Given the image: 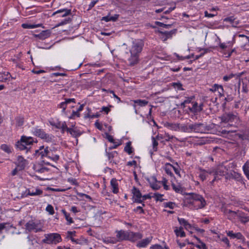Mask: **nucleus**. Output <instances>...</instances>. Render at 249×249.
I'll list each match as a JSON object with an SVG mask.
<instances>
[{
	"label": "nucleus",
	"instance_id": "1",
	"mask_svg": "<svg viewBox=\"0 0 249 249\" xmlns=\"http://www.w3.org/2000/svg\"><path fill=\"white\" fill-rule=\"evenodd\" d=\"M206 202L202 196L195 194H187L184 200V206L193 210H198L204 208Z\"/></svg>",
	"mask_w": 249,
	"mask_h": 249
},
{
	"label": "nucleus",
	"instance_id": "2",
	"mask_svg": "<svg viewBox=\"0 0 249 249\" xmlns=\"http://www.w3.org/2000/svg\"><path fill=\"white\" fill-rule=\"evenodd\" d=\"M143 47V42L141 40H135L129 47L130 56L128 61L130 66H133L139 62V58Z\"/></svg>",
	"mask_w": 249,
	"mask_h": 249
},
{
	"label": "nucleus",
	"instance_id": "3",
	"mask_svg": "<svg viewBox=\"0 0 249 249\" xmlns=\"http://www.w3.org/2000/svg\"><path fill=\"white\" fill-rule=\"evenodd\" d=\"M34 142V141L32 137L22 136L20 140L17 142L16 146L20 150H26V151H28L31 147V145L33 144Z\"/></svg>",
	"mask_w": 249,
	"mask_h": 249
},
{
	"label": "nucleus",
	"instance_id": "4",
	"mask_svg": "<svg viewBox=\"0 0 249 249\" xmlns=\"http://www.w3.org/2000/svg\"><path fill=\"white\" fill-rule=\"evenodd\" d=\"M45 238L42 240L43 243L51 244H56L61 241V237L58 233H50L45 235Z\"/></svg>",
	"mask_w": 249,
	"mask_h": 249
},
{
	"label": "nucleus",
	"instance_id": "5",
	"mask_svg": "<svg viewBox=\"0 0 249 249\" xmlns=\"http://www.w3.org/2000/svg\"><path fill=\"white\" fill-rule=\"evenodd\" d=\"M48 148H44V146H41L39 150H36L35 154L36 156H40L42 159L41 162L46 164H49V161L47 160V156L48 152Z\"/></svg>",
	"mask_w": 249,
	"mask_h": 249
},
{
	"label": "nucleus",
	"instance_id": "6",
	"mask_svg": "<svg viewBox=\"0 0 249 249\" xmlns=\"http://www.w3.org/2000/svg\"><path fill=\"white\" fill-rule=\"evenodd\" d=\"M225 170H226L225 166H222V165L218 166V168L216 169H215V171H214V175H215V177H214V178L213 180V182L216 179V176L218 175L225 176L226 175L227 176H226V177H225V178L226 179H227L228 178H232L233 177H232L231 173V176H229L228 175L229 173L227 172L228 170L227 169L226 171H225Z\"/></svg>",
	"mask_w": 249,
	"mask_h": 249
},
{
	"label": "nucleus",
	"instance_id": "7",
	"mask_svg": "<svg viewBox=\"0 0 249 249\" xmlns=\"http://www.w3.org/2000/svg\"><path fill=\"white\" fill-rule=\"evenodd\" d=\"M189 128L191 132L196 133H203L206 130V126L201 123L189 124Z\"/></svg>",
	"mask_w": 249,
	"mask_h": 249
},
{
	"label": "nucleus",
	"instance_id": "8",
	"mask_svg": "<svg viewBox=\"0 0 249 249\" xmlns=\"http://www.w3.org/2000/svg\"><path fill=\"white\" fill-rule=\"evenodd\" d=\"M25 227L26 229L29 231H34L36 232L42 231V229L38 227V225L33 221H30L27 222L25 225Z\"/></svg>",
	"mask_w": 249,
	"mask_h": 249
},
{
	"label": "nucleus",
	"instance_id": "9",
	"mask_svg": "<svg viewBox=\"0 0 249 249\" xmlns=\"http://www.w3.org/2000/svg\"><path fill=\"white\" fill-rule=\"evenodd\" d=\"M34 134L42 139H44L47 141H50L51 140L52 138L50 135L45 133V132L41 129H36L34 131Z\"/></svg>",
	"mask_w": 249,
	"mask_h": 249
},
{
	"label": "nucleus",
	"instance_id": "10",
	"mask_svg": "<svg viewBox=\"0 0 249 249\" xmlns=\"http://www.w3.org/2000/svg\"><path fill=\"white\" fill-rule=\"evenodd\" d=\"M47 160L50 159L53 161H57L59 158L58 152L54 149L48 150Z\"/></svg>",
	"mask_w": 249,
	"mask_h": 249
},
{
	"label": "nucleus",
	"instance_id": "11",
	"mask_svg": "<svg viewBox=\"0 0 249 249\" xmlns=\"http://www.w3.org/2000/svg\"><path fill=\"white\" fill-rule=\"evenodd\" d=\"M132 193L133 194V196L134 197V202L136 203H142V195L140 191V190L137 189L136 187H133L132 190Z\"/></svg>",
	"mask_w": 249,
	"mask_h": 249
},
{
	"label": "nucleus",
	"instance_id": "12",
	"mask_svg": "<svg viewBox=\"0 0 249 249\" xmlns=\"http://www.w3.org/2000/svg\"><path fill=\"white\" fill-rule=\"evenodd\" d=\"M71 102L75 103V99L74 98L65 99V101L64 102H61L58 105L57 107L61 109L64 113H65V110L67 105Z\"/></svg>",
	"mask_w": 249,
	"mask_h": 249
},
{
	"label": "nucleus",
	"instance_id": "13",
	"mask_svg": "<svg viewBox=\"0 0 249 249\" xmlns=\"http://www.w3.org/2000/svg\"><path fill=\"white\" fill-rule=\"evenodd\" d=\"M142 237L141 234L128 231L127 240L134 242Z\"/></svg>",
	"mask_w": 249,
	"mask_h": 249
},
{
	"label": "nucleus",
	"instance_id": "14",
	"mask_svg": "<svg viewBox=\"0 0 249 249\" xmlns=\"http://www.w3.org/2000/svg\"><path fill=\"white\" fill-rule=\"evenodd\" d=\"M27 164V161L22 156L18 157L17 165L19 168L20 170L23 169L25 166Z\"/></svg>",
	"mask_w": 249,
	"mask_h": 249
},
{
	"label": "nucleus",
	"instance_id": "15",
	"mask_svg": "<svg viewBox=\"0 0 249 249\" xmlns=\"http://www.w3.org/2000/svg\"><path fill=\"white\" fill-rule=\"evenodd\" d=\"M176 30H172L170 32H160V33L162 35L161 38L163 41L167 40L168 38L172 37V35L176 33Z\"/></svg>",
	"mask_w": 249,
	"mask_h": 249
},
{
	"label": "nucleus",
	"instance_id": "16",
	"mask_svg": "<svg viewBox=\"0 0 249 249\" xmlns=\"http://www.w3.org/2000/svg\"><path fill=\"white\" fill-rule=\"evenodd\" d=\"M235 216L239 217V219H240L242 222L246 223L249 221V216H247L245 214L241 213L239 211L237 212H234V217Z\"/></svg>",
	"mask_w": 249,
	"mask_h": 249
},
{
	"label": "nucleus",
	"instance_id": "17",
	"mask_svg": "<svg viewBox=\"0 0 249 249\" xmlns=\"http://www.w3.org/2000/svg\"><path fill=\"white\" fill-rule=\"evenodd\" d=\"M57 14H61V15H60V17H65L68 15H71V10L70 9H63L58 10L56 11V12H54L53 14V16H54Z\"/></svg>",
	"mask_w": 249,
	"mask_h": 249
},
{
	"label": "nucleus",
	"instance_id": "18",
	"mask_svg": "<svg viewBox=\"0 0 249 249\" xmlns=\"http://www.w3.org/2000/svg\"><path fill=\"white\" fill-rule=\"evenodd\" d=\"M34 170L38 173H44L47 171V168L43 166V165L39 163H36L34 165Z\"/></svg>",
	"mask_w": 249,
	"mask_h": 249
},
{
	"label": "nucleus",
	"instance_id": "19",
	"mask_svg": "<svg viewBox=\"0 0 249 249\" xmlns=\"http://www.w3.org/2000/svg\"><path fill=\"white\" fill-rule=\"evenodd\" d=\"M68 132H69L72 136L75 138L79 137L81 134L80 131L74 127L68 129Z\"/></svg>",
	"mask_w": 249,
	"mask_h": 249
},
{
	"label": "nucleus",
	"instance_id": "20",
	"mask_svg": "<svg viewBox=\"0 0 249 249\" xmlns=\"http://www.w3.org/2000/svg\"><path fill=\"white\" fill-rule=\"evenodd\" d=\"M110 185L112 192L117 194L119 191L117 180L115 178H112L110 181Z\"/></svg>",
	"mask_w": 249,
	"mask_h": 249
},
{
	"label": "nucleus",
	"instance_id": "21",
	"mask_svg": "<svg viewBox=\"0 0 249 249\" xmlns=\"http://www.w3.org/2000/svg\"><path fill=\"white\" fill-rule=\"evenodd\" d=\"M233 120V116L232 114H224L221 117V121L224 123H232Z\"/></svg>",
	"mask_w": 249,
	"mask_h": 249
},
{
	"label": "nucleus",
	"instance_id": "22",
	"mask_svg": "<svg viewBox=\"0 0 249 249\" xmlns=\"http://www.w3.org/2000/svg\"><path fill=\"white\" fill-rule=\"evenodd\" d=\"M51 35V31L50 30H45L42 31L39 34L36 35L39 39L43 40L49 37Z\"/></svg>",
	"mask_w": 249,
	"mask_h": 249
},
{
	"label": "nucleus",
	"instance_id": "23",
	"mask_svg": "<svg viewBox=\"0 0 249 249\" xmlns=\"http://www.w3.org/2000/svg\"><path fill=\"white\" fill-rule=\"evenodd\" d=\"M128 231H120L117 232V237L121 240H127Z\"/></svg>",
	"mask_w": 249,
	"mask_h": 249
},
{
	"label": "nucleus",
	"instance_id": "24",
	"mask_svg": "<svg viewBox=\"0 0 249 249\" xmlns=\"http://www.w3.org/2000/svg\"><path fill=\"white\" fill-rule=\"evenodd\" d=\"M151 241V238H146L141 241H140L137 246L139 247H146Z\"/></svg>",
	"mask_w": 249,
	"mask_h": 249
},
{
	"label": "nucleus",
	"instance_id": "25",
	"mask_svg": "<svg viewBox=\"0 0 249 249\" xmlns=\"http://www.w3.org/2000/svg\"><path fill=\"white\" fill-rule=\"evenodd\" d=\"M234 37H242L243 41L246 45H249V37L244 34H236L234 35Z\"/></svg>",
	"mask_w": 249,
	"mask_h": 249
},
{
	"label": "nucleus",
	"instance_id": "26",
	"mask_svg": "<svg viewBox=\"0 0 249 249\" xmlns=\"http://www.w3.org/2000/svg\"><path fill=\"white\" fill-rule=\"evenodd\" d=\"M42 25L41 24H28V23H23L21 25V26L22 28L24 29H33L37 28L38 27H40Z\"/></svg>",
	"mask_w": 249,
	"mask_h": 249
},
{
	"label": "nucleus",
	"instance_id": "27",
	"mask_svg": "<svg viewBox=\"0 0 249 249\" xmlns=\"http://www.w3.org/2000/svg\"><path fill=\"white\" fill-rule=\"evenodd\" d=\"M152 179L155 182H150V187L155 190H159L160 186L157 183V180L155 177H152Z\"/></svg>",
	"mask_w": 249,
	"mask_h": 249
},
{
	"label": "nucleus",
	"instance_id": "28",
	"mask_svg": "<svg viewBox=\"0 0 249 249\" xmlns=\"http://www.w3.org/2000/svg\"><path fill=\"white\" fill-rule=\"evenodd\" d=\"M124 151L129 155H130L132 153L133 150L131 147V142H128L126 143V145L124 148Z\"/></svg>",
	"mask_w": 249,
	"mask_h": 249
},
{
	"label": "nucleus",
	"instance_id": "29",
	"mask_svg": "<svg viewBox=\"0 0 249 249\" xmlns=\"http://www.w3.org/2000/svg\"><path fill=\"white\" fill-rule=\"evenodd\" d=\"M173 166L170 163H167L165 165V166L164 168V169H165V172L166 173V174L170 175V176H172L173 175V173L171 171V170H172V169H173Z\"/></svg>",
	"mask_w": 249,
	"mask_h": 249
},
{
	"label": "nucleus",
	"instance_id": "30",
	"mask_svg": "<svg viewBox=\"0 0 249 249\" xmlns=\"http://www.w3.org/2000/svg\"><path fill=\"white\" fill-rule=\"evenodd\" d=\"M224 213L229 219L231 220L232 219L233 213L231 209L226 207L224 210Z\"/></svg>",
	"mask_w": 249,
	"mask_h": 249
},
{
	"label": "nucleus",
	"instance_id": "31",
	"mask_svg": "<svg viewBox=\"0 0 249 249\" xmlns=\"http://www.w3.org/2000/svg\"><path fill=\"white\" fill-rule=\"evenodd\" d=\"M16 121V125L18 126H22L23 124L24 119L23 117L19 116L15 118Z\"/></svg>",
	"mask_w": 249,
	"mask_h": 249
},
{
	"label": "nucleus",
	"instance_id": "32",
	"mask_svg": "<svg viewBox=\"0 0 249 249\" xmlns=\"http://www.w3.org/2000/svg\"><path fill=\"white\" fill-rule=\"evenodd\" d=\"M175 232L177 236H180L182 237L185 236V233L184 231H183L182 227H180L179 229L177 228L175 230Z\"/></svg>",
	"mask_w": 249,
	"mask_h": 249
},
{
	"label": "nucleus",
	"instance_id": "33",
	"mask_svg": "<svg viewBox=\"0 0 249 249\" xmlns=\"http://www.w3.org/2000/svg\"><path fill=\"white\" fill-rule=\"evenodd\" d=\"M61 212L64 214L66 219L68 222L69 224H71V223L73 222L72 218H71L70 216V214L68 213L65 210H62Z\"/></svg>",
	"mask_w": 249,
	"mask_h": 249
},
{
	"label": "nucleus",
	"instance_id": "34",
	"mask_svg": "<svg viewBox=\"0 0 249 249\" xmlns=\"http://www.w3.org/2000/svg\"><path fill=\"white\" fill-rule=\"evenodd\" d=\"M199 170H200L199 177L202 181H204L207 176L206 171L201 168H199Z\"/></svg>",
	"mask_w": 249,
	"mask_h": 249
},
{
	"label": "nucleus",
	"instance_id": "35",
	"mask_svg": "<svg viewBox=\"0 0 249 249\" xmlns=\"http://www.w3.org/2000/svg\"><path fill=\"white\" fill-rule=\"evenodd\" d=\"M42 193V191L39 189H36L35 192H31L29 190H28V195L32 196L40 195Z\"/></svg>",
	"mask_w": 249,
	"mask_h": 249
},
{
	"label": "nucleus",
	"instance_id": "36",
	"mask_svg": "<svg viewBox=\"0 0 249 249\" xmlns=\"http://www.w3.org/2000/svg\"><path fill=\"white\" fill-rule=\"evenodd\" d=\"M172 186L173 190L177 193L182 192V189L179 184L176 185L174 183H172Z\"/></svg>",
	"mask_w": 249,
	"mask_h": 249
},
{
	"label": "nucleus",
	"instance_id": "37",
	"mask_svg": "<svg viewBox=\"0 0 249 249\" xmlns=\"http://www.w3.org/2000/svg\"><path fill=\"white\" fill-rule=\"evenodd\" d=\"M198 106L196 102L193 103V107L189 108V110L191 112L196 113L198 112Z\"/></svg>",
	"mask_w": 249,
	"mask_h": 249
},
{
	"label": "nucleus",
	"instance_id": "38",
	"mask_svg": "<svg viewBox=\"0 0 249 249\" xmlns=\"http://www.w3.org/2000/svg\"><path fill=\"white\" fill-rule=\"evenodd\" d=\"M196 239L199 242V243L200 244V245H196V247L199 249H207V247L206 246V244L202 242L199 238H197L196 236H194Z\"/></svg>",
	"mask_w": 249,
	"mask_h": 249
},
{
	"label": "nucleus",
	"instance_id": "39",
	"mask_svg": "<svg viewBox=\"0 0 249 249\" xmlns=\"http://www.w3.org/2000/svg\"><path fill=\"white\" fill-rule=\"evenodd\" d=\"M1 149L4 151V152H6L7 153H10L12 152L11 149L10 148V147L5 144H2L1 145Z\"/></svg>",
	"mask_w": 249,
	"mask_h": 249
},
{
	"label": "nucleus",
	"instance_id": "40",
	"mask_svg": "<svg viewBox=\"0 0 249 249\" xmlns=\"http://www.w3.org/2000/svg\"><path fill=\"white\" fill-rule=\"evenodd\" d=\"M133 102L135 103H137L138 104L139 106H146V105L148 104V101H146V100H134Z\"/></svg>",
	"mask_w": 249,
	"mask_h": 249
},
{
	"label": "nucleus",
	"instance_id": "41",
	"mask_svg": "<svg viewBox=\"0 0 249 249\" xmlns=\"http://www.w3.org/2000/svg\"><path fill=\"white\" fill-rule=\"evenodd\" d=\"M163 195L160 194L159 193H155L154 195L152 196L153 197L155 198V200L158 201H160L162 202L163 200V199L162 198Z\"/></svg>",
	"mask_w": 249,
	"mask_h": 249
},
{
	"label": "nucleus",
	"instance_id": "42",
	"mask_svg": "<svg viewBox=\"0 0 249 249\" xmlns=\"http://www.w3.org/2000/svg\"><path fill=\"white\" fill-rule=\"evenodd\" d=\"M236 238L237 240H239V242H244L245 238L240 233H237L234 234V239Z\"/></svg>",
	"mask_w": 249,
	"mask_h": 249
},
{
	"label": "nucleus",
	"instance_id": "43",
	"mask_svg": "<svg viewBox=\"0 0 249 249\" xmlns=\"http://www.w3.org/2000/svg\"><path fill=\"white\" fill-rule=\"evenodd\" d=\"M249 162H246L243 167V169L244 172L245 174L247 176L248 174H249Z\"/></svg>",
	"mask_w": 249,
	"mask_h": 249
},
{
	"label": "nucleus",
	"instance_id": "44",
	"mask_svg": "<svg viewBox=\"0 0 249 249\" xmlns=\"http://www.w3.org/2000/svg\"><path fill=\"white\" fill-rule=\"evenodd\" d=\"M234 179H237V181L240 182L241 183H244L243 180L242 179V177L241 174L234 172Z\"/></svg>",
	"mask_w": 249,
	"mask_h": 249
},
{
	"label": "nucleus",
	"instance_id": "45",
	"mask_svg": "<svg viewBox=\"0 0 249 249\" xmlns=\"http://www.w3.org/2000/svg\"><path fill=\"white\" fill-rule=\"evenodd\" d=\"M46 210L51 215L54 213L53 208L51 205H48L46 208Z\"/></svg>",
	"mask_w": 249,
	"mask_h": 249
},
{
	"label": "nucleus",
	"instance_id": "46",
	"mask_svg": "<svg viewBox=\"0 0 249 249\" xmlns=\"http://www.w3.org/2000/svg\"><path fill=\"white\" fill-rule=\"evenodd\" d=\"M60 128L61 129L62 132L64 133L65 131L68 132V129H70V128L68 127L66 123L64 122L61 124V125L60 126Z\"/></svg>",
	"mask_w": 249,
	"mask_h": 249
},
{
	"label": "nucleus",
	"instance_id": "47",
	"mask_svg": "<svg viewBox=\"0 0 249 249\" xmlns=\"http://www.w3.org/2000/svg\"><path fill=\"white\" fill-rule=\"evenodd\" d=\"M164 205L165 207H168L170 208V209H174V206H175V203L172 202H168L165 203Z\"/></svg>",
	"mask_w": 249,
	"mask_h": 249
},
{
	"label": "nucleus",
	"instance_id": "48",
	"mask_svg": "<svg viewBox=\"0 0 249 249\" xmlns=\"http://www.w3.org/2000/svg\"><path fill=\"white\" fill-rule=\"evenodd\" d=\"M152 143H153V147L154 151H157V146L158 145V142L156 140V138L154 137L152 138Z\"/></svg>",
	"mask_w": 249,
	"mask_h": 249
},
{
	"label": "nucleus",
	"instance_id": "49",
	"mask_svg": "<svg viewBox=\"0 0 249 249\" xmlns=\"http://www.w3.org/2000/svg\"><path fill=\"white\" fill-rule=\"evenodd\" d=\"M219 89L222 90V86L215 84L210 90L212 91L215 92L217 91V89Z\"/></svg>",
	"mask_w": 249,
	"mask_h": 249
},
{
	"label": "nucleus",
	"instance_id": "50",
	"mask_svg": "<svg viewBox=\"0 0 249 249\" xmlns=\"http://www.w3.org/2000/svg\"><path fill=\"white\" fill-rule=\"evenodd\" d=\"M71 21V18H70L65 19L63 21H61V22L59 23L56 27H58L61 25H63L64 24H66L68 23H69Z\"/></svg>",
	"mask_w": 249,
	"mask_h": 249
},
{
	"label": "nucleus",
	"instance_id": "51",
	"mask_svg": "<svg viewBox=\"0 0 249 249\" xmlns=\"http://www.w3.org/2000/svg\"><path fill=\"white\" fill-rule=\"evenodd\" d=\"M218 237L219 238V239L223 241L224 243H226L227 246L228 247L230 246V245H229V240L228 239V238L227 237H222V238L220 237V235H218Z\"/></svg>",
	"mask_w": 249,
	"mask_h": 249
},
{
	"label": "nucleus",
	"instance_id": "52",
	"mask_svg": "<svg viewBox=\"0 0 249 249\" xmlns=\"http://www.w3.org/2000/svg\"><path fill=\"white\" fill-rule=\"evenodd\" d=\"M178 221L180 224L183 225L184 227L188 224L187 221L184 218H178Z\"/></svg>",
	"mask_w": 249,
	"mask_h": 249
},
{
	"label": "nucleus",
	"instance_id": "53",
	"mask_svg": "<svg viewBox=\"0 0 249 249\" xmlns=\"http://www.w3.org/2000/svg\"><path fill=\"white\" fill-rule=\"evenodd\" d=\"M173 86L175 88H177L179 89L183 90V89H182V84L180 82L178 83H173Z\"/></svg>",
	"mask_w": 249,
	"mask_h": 249
},
{
	"label": "nucleus",
	"instance_id": "54",
	"mask_svg": "<svg viewBox=\"0 0 249 249\" xmlns=\"http://www.w3.org/2000/svg\"><path fill=\"white\" fill-rule=\"evenodd\" d=\"M168 126H170L172 129L174 130H177L179 128L178 124H169Z\"/></svg>",
	"mask_w": 249,
	"mask_h": 249
},
{
	"label": "nucleus",
	"instance_id": "55",
	"mask_svg": "<svg viewBox=\"0 0 249 249\" xmlns=\"http://www.w3.org/2000/svg\"><path fill=\"white\" fill-rule=\"evenodd\" d=\"M161 182L163 184L164 189H165L166 190H168V189H169L168 186L166 184V183L167 182V180L165 178H163Z\"/></svg>",
	"mask_w": 249,
	"mask_h": 249
},
{
	"label": "nucleus",
	"instance_id": "56",
	"mask_svg": "<svg viewBox=\"0 0 249 249\" xmlns=\"http://www.w3.org/2000/svg\"><path fill=\"white\" fill-rule=\"evenodd\" d=\"M194 96H191L189 97L186 98V99L184 101V104H189L191 102V101L194 99Z\"/></svg>",
	"mask_w": 249,
	"mask_h": 249
},
{
	"label": "nucleus",
	"instance_id": "57",
	"mask_svg": "<svg viewBox=\"0 0 249 249\" xmlns=\"http://www.w3.org/2000/svg\"><path fill=\"white\" fill-rule=\"evenodd\" d=\"M174 137L173 136H170L169 134L166 133L165 136H164V138L165 139V141H169L173 139Z\"/></svg>",
	"mask_w": 249,
	"mask_h": 249
},
{
	"label": "nucleus",
	"instance_id": "58",
	"mask_svg": "<svg viewBox=\"0 0 249 249\" xmlns=\"http://www.w3.org/2000/svg\"><path fill=\"white\" fill-rule=\"evenodd\" d=\"M119 17L118 15H115L114 16H109V21H116Z\"/></svg>",
	"mask_w": 249,
	"mask_h": 249
},
{
	"label": "nucleus",
	"instance_id": "59",
	"mask_svg": "<svg viewBox=\"0 0 249 249\" xmlns=\"http://www.w3.org/2000/svg\"><path fill=\"white\" fill-rule=\"evenodd\" d=\"M152 196L150 195V194H147L145 195L142 196V201L144 200H146L147 199H150Z\"/></svg>",
	"mask_w": 249,
	"mask_h": 249
},
{
	"label": "nucleus",
	"instance_id": "60",
	"mask_svg": "<svg viewBox=\"0 0 249 249\" xmlns=\"http://www.w3.org/2000/svg\"><path fill=\"white\" fill-rule=\"evenodd\" d=\"M98 1V0H93L91 2L89 5L88 10L91 9L94 6L95 4Z\"/></svg>",
	"mask_w": 249,
	"mask_h": 249
},
{
	"label": "nucleus",
	"instance_id": "61",
	"mask_svg": "<svg viewBox=\"0 0 249 249\" xmlns=\"http://www.w3.org/2000/svg\"><path fill=\"white\" fill-rule=\"evenodd\" d=\"M182 130L186 132H191V129L189 128V125L188 126H183L182 128Z\"/></svg>",
	"mask_w": 249,
	"mask_h": 249
},
{
	"label": "nucleus",
	"instance_id": "62",
	"mask_svg": "<svg viewBox=\"0 0 249 249\" xmlns=\"http://www.w3.org/2000/svg\"><path fill=\"white\" fill-rule=\"evenodd\" d=\"M68 181L72 184L77 185V181L75 179L72 178H68Z\"/></svg>",
	"mask_w": 249,
	"mask_h": 249
},
{
	"label": "nucleus",
	"instance_id": "63",
	"mask_svg": "<svg viewBox=\"0 0 249 249\" xmlns=\"http://www.w3.org/2000/svg\"><path fill=\"white\" fill-rule=\"evenodd\" d=\"M233 77V74H230L229 75L227 76V75H226V76H224V77H223V80L225 81H228L229 79L232 78Z\"/></svg>",
	"mask_w": 249,
	"mask_h": 249
},
{
	"label": "nucleus",
	"instance_id": "64",
	"mask_svg": "<svg viewBox=\"0 0 249 249\" xmlns=\"http://www.w3.org/2000/svg\"><path fill=\"white\" fill-rule=\"evenodd\" d=\"M150 249H162V247L159 245H155L151 247Z\"/></svg>",
	"mask_w": 249,
	"mask_h": 249
}]
</instances>
